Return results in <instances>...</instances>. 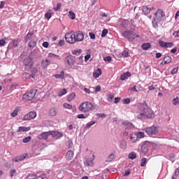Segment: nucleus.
<instances>
[{
  "label": "nucleus",
  "instance_id": "1",
  "mask_svg": "<svg viewBox=\"0 0 179 179\" xmlns=\"http://www.w3.org/2000/svg\"><path fill=\"white\" fill-rule=\"evenodd\" d=\"M94 105L90 101L83 102L78 106L79 111L85 113H90V111H92L93 110H94Z\"/></svg>",
  "mask_w": 179,
  "mask_h": 179
},
{
  "label": "nucleus",
  "instance_id": "2",
  "mask_svg": "<svg viewBox=\"0 0 179 179\" xmlns=\"http://www.w3.org/2000/svg\"><path fill=\"white\" fill-rule=\"evenodd\" d=\"M122 36L127 38L129 41H134L135 38H139V35L136 34L135 29L131 31H125L122 33Z\"/></svg>",
  "mask_w": 179,
  "mask_h": 179
},
{
  "label": "nucleus",
  "instance_id": "3",
  "mask_svg": "<svg viewBox=\"0 0 179 179\" xmlns=\"http://www.w3.org/2000/svg\"><path fill=\"white\" fill-rule=\"evenodd\" d=\"M144 132H146L149 136H153V135H157L159 134V127L152 125L150 127H146L143 129Z\"/></svg>",
  "mask_w": 179,
  "mask_h": 179
},
{
  "label": "nucleus",
  "instance_id": "4",
  "mask_svg": "<svg viewBox=\"0 0 179 179\" xmlns=\"http://www.w3.org/2000/svg\"><path fill=\"white\" fill-rule=\"evenodd\" d=\"M145 106H148V103H146V102H143V103H141L138 106L139 115H137V118H138V120L145 119V114L148 113V109H143L142 108V107H145Z\"/></svg>",
  "mask_w": 179,
  "mask_h": 179
},
{
  "label": "nucleus",
  "instance_id": "5",
  "mask_svg": "<svg viewBox=\"0 0 179 179\" xmlns=\"http://www.w3.org/2000/svg\"><path fill=\"white\" fill-rule=\"evenodd\" d=\"M37 93V91L32 90L28 92H27L25 94L22 96V99L25 101H31L34 97H36V94Z\"/></svg>",
  "mask_w": 179,
  "mask_h": 179
},
{
  "label": "nucleus",
  "instance_id": "6",
  "mask_svg": "<svg viewBox=\"0 0 179 179\" xmlns=\"http://www.w3.org/2000/svg\"><path fill=\"white\" fill-rule=\"evenodd\" d=\"M141 108H143V110H147L146 113L144 115V118H154L155 117V113H153V110L150 108H149V106L145 105Z\"/></svg>",
  "mask_w": 179,
  "mask_h": 179
},
{
  "label": "nucleus",
  "instance_id": "7",
  "mask_svg": "<svg viewBox=\"0 0 179 179\" xmlns=\"http://www.w3.org/2000/svg\"><path fill=\"white\" fill-rule=\"evenodd\" d=\"M66 41L69 44H75V32H70L65 34Z\"/></svg>",
  "mask_w": 179,
  "mask_h": 179
},
{
  "label": "nucleus",
  "instance_id": "8",
  "mask_svg": "<svg viewBox=\"0 0 179 179\" xmlns=\"http://www.w3.org/2000/svg\"><path fill=\"white\" fill-rule=\"evenodd\" d=\"M36 117H37V113L31 111L24 116L22 121H30V120H34Z\"/></svg>",
  "mask_w": 179,
  "mask_h": 179
},
{
  "label": "nucleus",
  "instance_id": "9",
  "mask_svg": "<svg viewBox=\"0 0 179 179\" xmlns=\"http://www.w3.org/2000/svg\"><path fill=\"white\" fill-rule=\"evenodd\" d=\"M155 19H156L159 22H162V20H163V17H164V16H166V14L164 13L163 10L158 9L157 10V12L155 13Z\"/></svg>",
  "mask_w": 179,
  "mask_h": 179
},
{
  "label": "nucleus",
  "instance_id": "10",
  "mask_svg": "<svg viewBox=\"0 0 179 179\" xmlns=\"http://www.w3.org/2000/svg\"><path fill=\"white\" fill-rule=\"evenodd\" d=\"M75 36V43H78L79 41H83L85 40V34H83V32H76L74 33Z\"/></svg>",
  "mask_w": 179,
  "mask_h": 179
},
{
  "label": "nucleus",
  "instance_id": "11",
  "mask_svg": "<svg viewBox=\"0 0 179 179\" xmlns=\"http://www.w3.org/2000/svg\"><path fill=\"white\" fill-rule=\"evenodd\" d=\"M64 62L66 65H67L68 66H70V68H72V66L75 63V60L73 59V57L67 56L64 59Z\"/></svg>",
  "mask_w": 179,
  "mask_h": 179
},
{
  "label": "nucleus",
  "instance_id": "12",
  "mask_svg": "<svg viewBox=\"0 0 179 179\" xmlns=\"http://www.w3.org/2000/svg\"><path fill=\"white\" fill-rule=\"evenodd\" d=\"M24 66L26 71H31L33 68V60L31 59H27L24 62Z\"/></svg>",
  "mask_w": 179,
  "mask_h": 179
},
{
  "label": "nucleus",
  "instance_id": "13",
  "mask_svg": "<svg viewBox=\"0 0 179 179\" xmlns=\"http://www.w3.org/2000/svg\"><path fill=\"white\" fill-rule=\"evenodd\" d=\"M58 113V109L55 107L50 108L48 111V115L50 117H55L57 114Z\"/></svg>",
  "mask_w": 179,
  "mask_h": 179
},
{
  "label": "nucleus",
  "instance_id": "14",
  "mask_svg": "<svg viewBox=\"0 0 179 179\" xmlns=\"http://www.w3.org/2000/svg\"><path fill=\"white\" fill-rule=\"evenodd\" d=\"M50 64H51V61H50V59H43L41 63V66H42L43 69H45V68H47V66H48V65H50Z\"/></svg>",
  "mask_w": 179,
  "mask_h": 179
},
{
  "label": "nucleus",
  "instance_id": "15",
  "mask_svg": "<svg viewBox=\"0 0 179 179\" xmlns=\"http://www.w3.org/2000/svg\"><path fill=\"white\" fill-rule=\"evenodd\" d=\"M27 156V155H20L18 157H16L15 158H13L12 161L13 162H22V160H24L26 159V157Z\"/></svg>",
  "mask_w": 179,
  "mask_h": 179
},
{
  "label": "nucleus",
  "instance_id": "16",
  "mask_svg": "<svg viewBox=\"0 0 179 179\" xmlns=\"http://www.w3.org/2000/svg\"><path fill=\"white\" fill-rule=\"evenodd\" d=\"M153 9H155V7L150 8L149 7H148V6H144L142 8V10L144 14L149 15V13H150V10H153Z\"/></svg>",
  "mask_w": 179,
  "mask_h": 179
},
{
  "label": "nucleus",
  "instance_id": "17",
  "mask_svg": "<svg viewBox=\"0 0 179 179\" xmlns=\"http://www.w3.org/2000/svg\"><path fill=\"white\" fill-rule=\"evenodd\" d=\"M128 78H131V73L127 71L120 76V80H127Z\"/></svg>",
  "mask_w": 179,
  "mask_h": 179
},
{
  "label": "nucleus",
  "instance_id": "18",
  "mask_svg": "<svg viewBox=\"0 0 179 179\" xmlns=\"http://www.w3.org/2000/svg\"><path fill=\"white\" fill-rule=\"evenodd\" d=\"M49 134L50 135H52L53 138H55V136H58L59 138H62V136H64L62 133L59 131H49Z\"/></svg>",
  "mask_w": 179,
  "mask_h": 179
},
{
  "label": "nucleus",
  "instance_id": "19",
  "mask_svg": "<svg viewBox=\"0 0 179 179\" xmlns=\"http://www.w3.org/2000/svg\"><path fill=\"white\" fill-rule=\"evenodd\" d=\"M66 160H72L73 159V151L69 150L66 154Z\"/></svg>",
  "mask_w": 179,
  "mask_h": 179
},
{
  "label": "nucleus",
  "instance_id": "20",
  "mask_svg": "<svg viewBox=\"0 0 179 179\" xmlns=\"http://www.w3.org/2000/svg\"><path fill=\"white\" fill-rule=\"evenodd\" d=\"M122 125L125 129H132V128H134V124L131 122H124Z\"/></svg>",
  "mask_w": 179,
  "mask_h": 179
},
{
  "label": "nucleus",
  "instance_id": "21",
  "mask_svg": "<svg viewBox=\"0 0 179 179\" xmlns=\"http://www.w3.org/2000/svg\"><path fill=\"white\" fill-rule=\"evenodd\" d=\"M30 129H31L30 127H20L17 130V132H27L30 131Z\"/></svg>",
  "mask_w": 179,
  "mask_h": 179
},
{
  "label": "nucleus",
  "instance_id": "22",
  "mask_svg": "<svg viewBox=\"0 0 179 179\" xmlns=\"http://www.w3.org/2000/svg\"><path fill=\"white\" fill-rule=\"evenodd\" d=\"M101 73H102L101 69H98L95 72H94L93 76L94 78H95V79H97L99 76H101Z\"/></svg>",
  "mask_w": 179,
  "mask_h": 179
},
{
  "label": "nucleus",
  "instance_id": "23",
  "mask_svg": "<svg viewBox=\"0 0 179 179\" xmlns=\"http://www.w3.org/2000/svg\"><path fill=\"white\" fill-rule=\"evenodd\" d=\"M85 166H93V158H87L85 162Z\"/></svg>",
  "mask_w": 179,
  "mask_h": 179
},
{
  "label": "nucleus",
  "instance_id": "24",
  "mask_svg": "<svg viewBox=\"0 0 179 179\" xmlns=\"http://www.w3.org/2000/svg\"><path fill=\"white\" fill-rule=\"evenodd\" d=\"M52 16V10H49L45 14V19H48V20H50L51 19V17Z\"/></svg>",
  "mask_w": 179,
  "mask_h": 179
},
{
  "label": "nucleus",
  "instance_id": "25",
  "mask_svg": "<svg viewBox=\"0 0 179 179\" xmlns=\"http://www.w3.org/2000/svg\"><path fill=\"white\" fill-rule=\"evenodd\" d=\"M40 136L42 139H48V136H50V131L42 133Z\"/></svg>",
  "mask_w": 179,
  "mask_h": 179
},
{
  "label": "nucleus",
  "instance_id": "26",
  "mask_svg": "<svg viewBox=\"0 0 179 179\" xmlns=\"http://www.w3.org/2000/svg\"><path fill=\"white\" fill-rule=\"evenodd\" d=\"M152 47V45H150V43H143L141 45V48L143 50H149V48H150Z\"/></svg>",
  "mask_w": 179,
  "mask_h": 179
},
{
  "label": "nucleus",
  "instance_id": "27",
  "mask_svg": "<svg viewBox=\"0 0 179 179\" xmlns=\"http://www.w3.org/2000/svg\"><path fill=\"white\" fill-rule=\"evenodd\" d=\"M69 17L70 19H71V20H75L76 17V15L75 14V13H73V11L70 10L69 12Z\"/></svg>",
  "mask_w": 179,
  "mask_h": 179
},
{
  "label": "nucleus",
  "instance_id": "28",
  "mask_svg": "<svg viewBox=\"0 0 179 179\" xmlns=\"http://www.w3.org/2000/svg\"><path fill=\"white\" fill-rule=\"evenodd\" d=\"M130 141L133 143H135V142H136V141H138V137H136V134H131L130 136Z\"/></svg>",
  "mask_w": 179,
  "mask_h": 179
},
{
  "label": "nucleus",
  "instance_id": "29",
  "mask_svg": "<svg viewBox=\"0 0 179 179\" xmlns=\"http://www.w3.org/2000/svg\"><path fill=\"white\" fill-rule=\"evenodd\" d=\"M31 78H33V79H34V78L36 77V73H37V72L38 71L37 70V68L34 67V68H32L31 70Z\"/></svg>",
  "mask_w": 179,
  "mask_h": 179
},
{
  "label": "nucleus",
  "instance_id": "30",
  "mask_svg": "<svg viewBox=\"0 0 179 179\" xmlns=\"http://www.w3.org/2000/svg\"><path fill=\"white\" fill-rule=\"evenodd\" d=\"M64 76H65V73H64V71H61L60 74H55V77L56 79H64Z\"/></svg>",
  "mask_w": 179,
  "mask_h": 179
},
{
  "label": "nucleus",
  "instance_id": "31",
  "mask_svg": "<svg viewBox=\"0 0 179 179\" xmlns=\"http://www.w3.org/2000/svg\"><path fill=\"white\" fill-rule=\"evenodd\" d=\"M75 97H76V94H75V92H73L67 97V101H72Z\"/></svg>",
  "mask_w": 179,
  "mask_h": 179
},
{
  "label": "nucleus",
  "instance_id": "32",
  "mask_svg": "<svg viewBox=\"0 0 179 179\" xmlns=\"http://www.w3.org/2000/svg\"><path fill=\"white\" fill-rule=\"evenodd\" d=\"M30 78H31V76L30 75L29 73H24L22 75V79L23 80H27V79H30Z\"/></svg>",
  "mask_w": 179,
  "mask_h": 179
},
{
  "label": "nucleus",
  "instance_id": "33",
  "mask_svg": "<svg viewBox=\"0 0 179 179\" xmlns=\"http://www.w3.org/2000/svg\"><path fill=\"white\" fill-rule=\"evenodd\" d=\"M136 138L137 139H142V138H145V133L142 132V131H139L136 134Z\"/></svg>",
  "mask_w": 179,
  "mask_h": 179
},
{
  "label": "nucleus",
  "instance_id": "34",
  "mask_svg": "<svg viewBox=\"0 0 179 179\" xmlns=\"http://www.w3.org/2000/svg\"><path fill=\"white\" fill-rule=\"evenodd\" d=\"M172 59H173L170 56H166L164 58V61L165 62V64H170Z\"/></svg>",
  "mask_w": 179,
  "mask_h": 179
},
{
  "label": "nucleus",
  "instance_id": "35",
  "mask_svg": "<svg viewBox=\"0 0 179 179\" xmlns=\"http://www.w3.org/2000/svg\"><path fill=\"white\" fill-rule=\"evenodd\" d=\"M64 94H66V89H62L57 93V96L59 97H61L62 96H64Z\"/></svg>",
  "mask_w": 179,
  "mask_h": 179
},
{
  "label": "nucleus",
  "instance_id": "36",
  "mask_svg": "<svg viewBox=\"0 0 179 179\" xmlns=\"http://www.w3.org/2000/svg\"><path fill=\"white\" fill-rule=\"evenodd\" d=\"M115 159V156L114 154H110L107 158H106V162H113Z\"/></svg>",
  "mask_w": 179,
  "mask_h": 179
},
{
  "label": "nucleus",
  "instance_id": "37",
  "mask_svg": "<svg viewBox=\"0 0 179 179\" xmlns=\"http://www.w3.org/2000/svg\"><path fill=\"white\" fill-rule=\"evenodd\" d=\"M66 145L68 149H72V147L73 146V143L72 142V141L69 140L66 142Z\"/></svg>",
  "mask_w": 179,
  "mask_h": 179
},
{
  "label": "nucleus",
  "instance_id": "38",
  "mask_svg": "<svg viewBox=\"0 0 179 179\" xmlns=\"http://www.w3.org/2000/svg\"><path fill=\"white\" fill-rule=\"evenodd\" d=\"M172 103L173 106H177V104H179V97L176 96L172 100Z\"/></svg>",
  "mask_w": 179,
  "mask_h": 179
},
{
  "label": "nucleus",
  "instance_id": "39",
  "mask_svg": "<svg viewBox=\"0 0 179 179\" xmlns=\"http://www.w3.org/2000/svg\"><path fill=\"white\" fill-rule=\"evenodd\" d=\"M136 157V154L134 152L129 154V159H131V160H134V159Z\"/></svg>",
  "mask_w": 179,
  "mask_h": 179
},
{
  "label": "nucleus",
  "instance_id": "40",
  "mask_svg": "<svg viewBox=\"0 0 179 179\" xmlns=\"http://www.w3.org/2000/svg\"><path fill=\"white\" fill-rule=\"evenodd\" d=\"M31 141V136H27L22 139L23 143H27Z\"/></svg>",
  "mask_w": 179,
  "mask_h": 179
},
{
  "label": "nucleus",
  "instance_id": "41",
  "mask_svg": "<svg viewBox=\"0 0 179 179\" xmlns=\"http://www.w3.org/2000/svg\"><path fill=\"white\" fill-rule=\"evenodd\" d=\"M147 162H148V159H146L145 157H143L141 159V167L145 166V164H146Z\"/></svg>",
  "mask_w": 179,
  "mask_h": 179
},
{
  "label": "nucleus",
  "instance_id": "42",
  "mask_svg": "<svg viewBox=\"0 0 179 179\" xmlns=\"http://www.w3.org/2000/svg\"><path fill=\"white\" fill-rule=\"evenodd\" d=\"M36 44H37V43H36L35 41L31 40L29 43V47H30L31 48H33L34 47H36Z\"/></svg>",
  "mask_w": 179,
  "mask_h": 179
},
{
  "label": "nucleus",
  "instance_id": "43",
  "mask_svg": "<svg viewBox=\"0 0 179 179\" xmlns=\"http://www.w3.org/2000/svg\"><path fill=\"white\" fill-rule=\"evenodd\" d=\"M33 38V34L28 33L26 36V41H29V40H31Z\"/></svg>",
  "mask_w": 179,
  "mask_h": 179
},
{
  "label": "nucleus",
  "instance_id": "44",
  "mask_svg": "<svg viewBox=\"0 0 179 179\" xmlns=\"http://www.w3.org/2000/svg\"><path fill=\"white\" fill-rule=\"evenodd\" d=\"M108 34V29H104L102 31L101 37H106L107 34Z\"/></svg>",
  "mask_w": 179,
  "mask_h": 179
},
{
  "label": "nucleus",
  "instance_id": "45",
  "mask_svg": "<svg viewBox=\"0 0 179 179\" xmlns=\"http://www.w3.org/2000/svg\"><path fill=\"white\" fill-rule=\"evenodd\" d=\"M64 108H67V110H72V105L69 104V103H64Z\"/></svg>",
  "mask_w": 179,
  "mask_h": 179
},
{
  "label": "nucleus",
  "instance_id": "46",
  "mask_svg": "<svg viewBox=\"0 0 179 179\" xmlns=\"http://www.w3.org/2000/svg\"><path fill=\"white\" fill-rule=\"evenodd\" d=\"M159 45H161V47L164 48H166V45H167V42H164L163 41H159Z\"/></svg>",
  "mask_w": 179,
  "mask_h": 179
},
{
  "label": "nucleus",
  "instance_id": "47",
  "mask_svg": "<svg viewBox=\"0 0 179 179\" xmlns=\"http://www.w3.org/2000/svg\"><path fill=\"white\" fill-rule=\"evenodd\" d=\"M19 113V110L15 109L13 110V113H11V116L13 117H17V113Z\"/></svg>",
  "mask_w": 179,
  "mask_h": 179
},
{
  "label": "nucleus",
  "instance_id": "48",
  "mask_svg": "<svg viewBox=\"0 0 179 179\" xmlns=\"http://www.w3.org/2000/svg\"><path fill=\"white\" fill-rule=\"evenodd\" d=\"M16 174V171L15 169H11L10 171V176L12 178L15 177V175Z\"/></svg>",
  "mask_w": 179,
  "mask_h": 179
},
{
  "label": "nucleus",
  "instance_id": "49",
  "mask_svg": "<svg viewBox=\"0 0 179 179\" xmlns=\"http://www.w3.org/2000/svg\"><path fill=\"white\" fill-rule=\"evenodd\" d=\"M178 72V67H176L171 71V75H176V73H177Z\"/></svg>",
  "mask_w": 179,
  "mask_h": 179
},
{
  "label": "nucleus",
  "instance_id": "50",
  "mask_svg": "<svg viewBox=\"0 0 179 179\" xmlns=\"http://www.w3.org/2000/svg\"><path fill=\"white\" fill-rule=\"evenodd\" d=\"M89 36L91 38V40H94L96 38V35L93 32H90Z\"/></svg>",
  "mask_w": 179,
  "mask_h": 179
},
{
  "label": "nucleus",
  "instance_id": "51",
  "mask_svg": "<svg viewBox=\"0 0 179 179\" xmlns=\"http://www.w3.org/2000/svg\"><path fill=\"white\" fill-rule=\"evenodd\" d=\"M174 47V43H166V45L165 46L166 48H171Z\"/></svg>",
  "mask_w": 179,
  "mask_h": 179
},
{
  "label": "nucleus",
  "instance_id": "52",
  "mask_svg": "<svg viewBox=\"0 0 179 179\" xmlns=\"http://www.w3.org/2000/svg\"><path fill=\"white\" fill-rule=\"evenodd\" d=\"M178 170H179V169H176V171H175V176H172V178H173V179L177 178V176H179V171H178Z\"/></svg>",
  "mask_w": 179,
  "mask_h": 179
},
{
  "label": "nucleus",
  "instance_id": "53",
  "mask_svg": "<svg viewBox=\"0 0 179 179\" xmlns=\"http://www.w3.org/2000/svg\"><path fill=\"white\" fill-rule=\"evenodd\" d=\"M94 124H96L95 121H91V122H88L87 124V128H90V127H92V125H94Z\"/></svg>",
  "mask_w": 179,
  "mask_h": 179
},
{
  "label": "nucleus",
  "instance_id": "54",
  "mask_svg": "<svg viewBox=\"0 0 179 179\" xmlns=\"http://www.w3.org/2000/svg\"><path fill=\"white\" fill-rule=\"evenodd\" d=\"M156 20H157L155 18H154V20L152 21V26H153V27H155V29H157V27H158V24Z\"/></svg>",
  "mask_w": 179,
  "mask_h": 179
},
{
  "label": "nucleus",
  "instance_id": "55",
  "mask_svg": "<svg viewBox=\"0 0 179 179\" xmlns=\"http://www.w3.org/2000/svg\"><path fill=\"white\" fill-rule=\"evenodd\" d=\"M6 44V41H5V40L3 39L0 40V47H5Z\"/></svg>",
  "mask_w": 179,
  "mask_h": 179
},
{
  "label": "nucleus",
  "instance_id": "56",
  "mask_svg": "<svg viewBox=\"0 0 179 179\" xmlns=\"http://www.w3.org/2000/svg\"><path fill=\"white\" fill-rule=\"evenodd\" d=\"M77 118H78L79 120H82L86 118V116H85L84 114H79L77 115Z\"/></svg>",
  "mask_w": 179,
  "mask_h": 179
},
{
  "label": "nucleus",
  "instance_id": "57",
  "mask_svg": "<svg viewBox=\"0 0 179 179\" xmlns=\"http://www.w3.org/2000/svg\"><path fill=\"white\" fill-rule=\"evenodd\" d=\"M122 57H129L128 51L127 50L123 51L122 53Z\"/></svg>",
  "mask_w": 179,
  "mask_h": 179
},
{
  "label": "nucleus",
  "instance_id": "58",
  "mask_svg": "<svg viewBox=\"0 0 179 179\" xmlns=\"http://www.w3.org/2000/svg\"><path fill=\"white\" fill-rule=\"evenodd\" d=\"M13 47H17L19 45V41L17 40H14L13 43Z\"/></svg>",
  "mask_w": 179,
  "mask_h": 179
},
{
  "label": "nucleus",
  "instance_id": "59",
  "mask_svg": "<svg viewBox=\"0 0 179 179\" xmlns=\"http://www.w3.org/2000/svg\"><path fill=\"white\" fill-rule=\"evenodd\" d=\"M131 90H132V92H141V89H139V90L136 89V85L131 87Z\"/></svg>",
  "mask_w": 179,
  "mask_h": 179
},
{
  "label": "nucleus",
  "instance_id": "60",
  "mask_svg": "<svg viewBox=\"0 0 179 179\" xmlns=\"http://www.w3.org/2000/svg\"><path fill=\"white\" fill-rule=\"evenodd\" d=\"M95 93H98V92H101V87L100 86H96V88H95Z\"/></svg>",
  "mask_w": 179,
  "mask_h": 179
},
{
  "label": "nucleus",
  "instance_id": "61",
  "mask_svg": "<svg viewBox=\"0 0 179 179\" xmlns=\"http://www.w3.org/2000/svg\"><path fill=\"white\" fill-rule=\"evenodd\" d=\"M43 47H44L45 48H48V45H50V43H48V42H43L42 43Z\"/></svg>",
  "mask_w": 179,
  "mask_h": 179
},
{
  "label": "nucleus",
  "instance_id": "62",
  "mask_svg": "<svg viewBox=\"0 0 179 179\" xmlns=\"http://www.w3.org/2000/svg\"><path fill=\"white\" fill-rule=\"evenodd\" d=\"M65 45V41L64 40H61L59 41L58 45H59L60 47H62V45Z\"/></svg>",
  "mask_w": 179,
  "mask_h": 179
},
{
  "label": "nucleus",
  "instance_id": "63",
  "mask_svg": "<svg viewBox=\"0 0 179 179\" xmlns=\"http://www.w3.org/2000/svg\"><path fill=\"white\" fill-rule=\"evenodd\" d=\"M120 147L122 148V149H125L127 148V142L122 143Z\"/></svg>",
  "mask_w": 179,
  "mask_h": 179
},
{
  "label": "nucleus",
  "instance_id": "64",
  "mask_svg": "<svg viewBox=\"0 0 179 179\" xmlns=\"http://www.w3.org/2000/svg\"><path fill=\"white\" fill-rule=\"evenodd\" d=\"M173 36H175V37H179V30L177 31H175L173 33Z\"/></svg>",
  "mask_w": 179,
  "mask_h": 179
}]
</instances>
